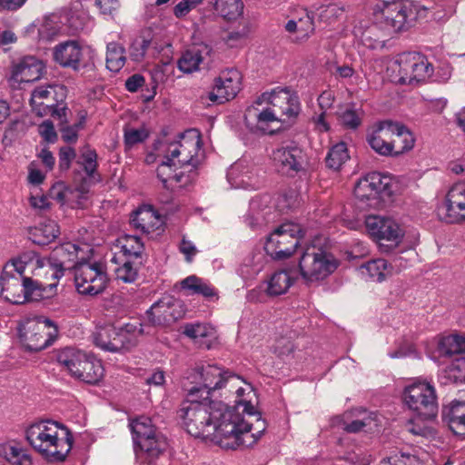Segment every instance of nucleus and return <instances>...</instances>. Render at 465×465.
<instances>
[{
    "instance_id": "obj_1",
    "label": "nucleus",
    "mask_w": 465,
    "mask_h": 465,
    "mask_svg": "<svg viewBox=\"0 0 465 465\" xmlns=\"http://www.w3.org/2000/svg\"><path fill=\"white\" fill-rule=\"evenodd\" d=\"M199 390L189 389L181 411L186 431L195 438L215 442L224 449L251 447L254 442L241 414L222 401L204 400Z\"/></svg>"
},
{
    "instance_id": "obj_2",
    "label": "nucleus",
    "mask_w": 465,
    "mask_h": 465,
    "mask_svg": "<svg viewBox=\"0 0 465 465\" xmlns=\"http://www.w3.org/2000/svg\"><path fill=\"white\" fill-rule=\"evenodd\" d=\"M25 439L49 462L64 461L73 447L70 430L52 420H40L28 425L25 430Z\"/></svg>"
},
{
    "instance_id": "obj_3",
    "label": "nucleus",
    "mask_w": 465,
    "mask_h": 465,
    "mask_svg": "<svg viewBox=\"0 0 465 465\" xmlns=\"http://www.w3.org/2000/svg\"><path fill=\"white\" fill-rule=\"evenodd\" d=\"M426 9L412 0L379 2L372 12V24L379 29H409Z\"/></svg>"
},
{
    "instance_id": "obj_4",
    "label": "nucleus",
    "mask_w": 465,
    "mask_h": 465,
    "mask_svg": "<svg viewBox=\"0 0 465 465\" xmlns=\"http://www.w3.org/2000/svg\"><path fill=\"white\" fill-rule=\"evenodd\" d=\"M386 74L396 84H412L430 78L433 66L423 54L406 52L388 63Z\"/></svg>"
},
{
    "instance_id": "obj_5",
    "label": "nucleus",
    "mask_w": 465,
    "mask_h": 465,
    "mask_svg": "<svg viewBox=\"0 0 465 465\" xmlns=\"http://www.w3.org/2000/svg\"><path fill=\"white\" fill-rule=\"evenodd\" d=\"M144 332L141 322H128L121 328L105 325L93 333L94 343L105 351L120 352L136 345L138 337Z\"/></svg>"
},
{
    "instance_id": "obj_6",
    "label": "nucleus",
    "mask_w": 465,
    "mask_h": 465,
    "mask_svg": "<svg viewBox=\"0 0 465 465\" xmlns=\"http://www.w3.org/2000/svg\"><path fill=\"white\" fill-rule=\"evenodd\" d=\"M337 267L338 261L331 253L312 245L302 252L296 270L306 282H314L327 278Z\"/></svg>"
},
{
    "instance_id": "obj_7",
    "label": "nucleus",
    "mask_w": 465,
    "mask_h": 465,
    "mask_svg": "<svg viewBox=\"0 0 465 465\" xmlns=\"http://www.w3.org/2000/svg\"><path fill=\"white\" fill-rule=\"evenodd\" d=\"M56 325L48 318H28L20 322L18 336L29 351H39L50 346L57 336Z\"/></svg>"
},
{
    "instance_id": "obj_8",
    "label": "nucleus",
    "mask_w": 465,
    "mask_h": 465,
    "mask_svg": "<svg viewBox=\"0 0 465 465\" xmlns=\"http://www.w3.org/2000/svg\"><path fill=\"white\" fill-rule=\"evenodd\" d=\"M133 440L135 447L143 453L151 462L167 448L166 438L156 430L152 420L146 416H140L130 422Z\"/></svg>"
},
{
    "instance_id": "obj_9",
    "label": "nucleus",
    "mask_w": 465,
    "mask_h": 465,
    "mask_svg": "<svg viewBox=\"0 0 465 465\" xmlns=\"http://www.w3.org/2000/svg\"><path fill=\"white\" fill-rule=\"evenodd\" d=\"M403 401L421 420H431L437 416L436 391L430 382L417 381L408 385L403 391Z\"/></svg>"
},
{
    "instance_id": "obj_10",
    "label": "nucleus",
    "mask_w": 465,
    "mask_h": 465,
    "mask_svg": "<svg viewBox=\"0 0 465 465\" xmlns=\"http://www.w3.org/2000/svg\"><path fill=\"white\" fill-rule=\"evenodd\" d=\"M302 237L303 232L299 224L282 223L269 235L264 251L275 260L288 258L294 252Z\"/></svg>"
},
{
    "instance_id": "obj_11",
    "label": "nucleus",
    "mask_w": 465,
    "mask_h": 465,
    "mask_svg": "<svg viewBox=\"0 0 465 465\" xmlns=\"http://www.w3.org/2000/svg\"><path fill=\"white\" fill-rule=\"evenodd\" d=\"M105 266L97 262H80L74 266V283L82 295L95 296L102 293L107 285Z\"/></svg>"
},
{
    "instance_id": "obj_12",
    "label": "nucleus",
    "mask_w": 465,
    "mask_h": 465,
    "mask_svg": "<svg viewBox=\"0 0 465 465\" xmlns=\"http://www.w3.org/2000/svg\"><path fill=\"white\" fill-rule=\"evenodd\" d=\"M159 147L160 152L170 154L179 167H195L199 163L197 156L201 149L200 134L196 130H189L180 135L179 141L161 143Z\"/></svg>"
},
{
    "instance_id": "obj_13",
    "label": "nucleus",
    "mask_w": 465,
    "mask_h": 465,
    "mask_svg": "<svg viewBox=\"0 0 465 465\" xmlns=\"http://www.w3.org/2000/svg\"><path fill=\"white\" fill-rule=\"evenodd\" d=\"M368 232L377 241L391 242L390 245L380 243L382 252H389L398 246L404 236V230L393 219L384 216L371 215L366 218Z\"/></svg>"
},
{
    "instance_id": "obj_14",
    "label": "nucleus",
    "mask_w": 465,
    "mask_h": 465,
    "mask_svg": "<svg viewBox=\"0 0 465 465\" xmlns=\"http://www.w3.org/2000/svg\"><path fill=\"white\" fill-rule=\"evenodd\" d=\"M256 104H266L278 112L282 116L288 118L296 117L301 111L299 97L292 94L288 88H275L270 92H264L256 99Z\"/></svg>"
},
{
    "instance_id": "obj_15",
    "label": "nucleus",
    "mask_w": 465,
    "mask_h": 465,
    "mask_svg": "<svg viewBox=\"0 0 465 465\" xmlns=\"http://www.w3.org/2000/svg\"><path fill=\"white\" fill-rule=\"evenodd\" d=\"M242 74L235 68L222 71L213 81L210 101L223 104L234 99L242 89Z\"/></svg>"
},
{
    "instance_id": "obj_16",
    "label": "nucleus",
    "mask_w": 465,
    "mask_h": 465,
    "mask_svg": "<svg viewBox=\"0 0 465 465\" xmlns=\"http://www.w3.org/2000/svg\"><path fill=\"white\" fill-rule=\"evenodd\" d=\"M280 121L277 112L271 105H258L256 100L247 107L244 114L245 124L253 134H272L275 132L273 124Z\"/></svg>"
},
{
    "instance_id": "obj_17",
    "label": "nucleus",
    "mask_w": 465,
    "mask_h": 465,
    "mask_svg": "<svg viewBox=\"0 0 465 465\" xmlns=\"http://www.w3.org/2000/svg\"><path fill=\"white\" fill-rule=\"evenodd\" d=\"M85 18L84 14L69 11H58L45 14L36 18L31 25L30 28L38 29H83L86 26L83 20Z\"/></svg>"
},
{
    "instance_id": "obj_18",
    "label": "nucleus",
    "mask_w": 465,
    "mask_h": 465,
    "mask_svg": "<svg viewBox=\"0 0 465 465\" xmlns=\"http://www.w3.org/2000/svg\"><path fill=\"white\" fill-rule=\"evenodd\" d=\"M392 121L375 123L366 134L368 145L379 155L394 158L395 146L391 139Z\"/></svg>"
},
{
    "instance_id": "obj_19",
    "label": "nucleus",
    "mask_w": 465,
    "mask_h": 465,
    "mask_svg": "<svg viewBox=\"0 0 465 465\" xmlns=\"http://www.w3.org/2000/svg\"><path fill=\"white\" fill-rule=\"evenodd\" d=\"M272 160L279 172L290 175L303 170L306 163L304 152L293 143L274 150Z\"/></svg>"
},
{
    "instance_id": "obj_20",
    "label": "nucleus",
    "mask_w": 465,
    "mask_h": 465,
    "mask_svg": "<svg viewBox=\"0 0 465 465\" xmlns=\"http://www.w3.org/2000/svg\"><path fill=\"white\" fill-rule=\"evenodd\" d=\"M227 371L216 364H207L197 369L196 385L191 389L199 390L204 400H214L217 391L223 390V381Z\"/></svg>"
},
{
    "instance_id": "obj_21",
    "label": "nucleus",
    "mask_w": 465,
    "mask_h": 465,
    "mask_svg": "<svg viewBox=\"0 0 465 465\" xmlns=\"http://www.w3.org/2000/svg\"><path fill=\"white\" fill-rule=\"evenodd\" d=\"M390 182L391 179L381 173H370L358 181L354 194L361 201L375 200L381 194L390 195Z\"/></svg>"
},
{
    "instance_id": "obj_22",
    "label": "nucleus",
    "mask_w": 465,
    "mask_h": 465,
    "mask_svg": "<svg viewBox=\"0 0 465 465\" xmlns=\"http://www.w3.org/2000/svg\"><path fill=\"white\" fill-rule=\"evenodd\" d=\"M45 65L35 56H25L12 66L9 83L14 88H21V84L32 83L41 78Z\"/></svg>"
},
{
    "instance_id": "obj_23",
    "label": "nucleus",
    "mask_w": 465,
    "mask_h": 465,
    "mask_svg": "<svg viewBox=\"0 0 465 465\" xmlns=\"http://www.w3.org/2000/svg\"><path fill=\"white\" fill-rule=\"evenodd\" d=\"M64 87L60 84H47L36 87L31 94L30 104L39 116L48 115L52 103L63 101Z\"/></svg>"
},
{
    "instance_id": "obj_24",
    "label": "nucleus",
    "mask_w": 465,
    "mask_h": 465,
    "mask_svg": "<svg viewBox=\"0 0 465 465\" xmlns=\"http://www.w3.org/2000/svg\"><path fill=\"white\" fill-rule=\"evenodd\" d=\"M443 220L448 223L465 221V183H456L448 191L444 201Z\"/></svg>"
},
{
    "instance_id": "obj_25",
    "label": "nucleus",
    "mask_w": 465,
    "mask_h": 465,
    "mask_svg": "<svg viewBox=\"0 0 465 465\" xmlns=\"http://www.w3.org/2000/svg\"><path fill=\"white\" fill-rule=\"evenodd\" d=\"M227 180L235 189L257 190L262 184L253 168L245 160H239L231 165Z\"/></svg>"
},
{
    "instance_id": "obj_26",
    "label": "nucleus",
    "mask_w": 465,
    "mask_h": 465,
    "mask_svg": "<svg viewBox=\"0 0 465 465\" xmlns=\"http://www.w3.org/2000/svg\"><path fill=\"white\" fill-rule=\"evenodd\" d=\"M178 307L171 298L159 300L146 311V321L153 326L170 325L181 317Z\"/></svg>"
},
{
    "instance_id": "obj_27",
    "label": "nucleus",
    "mask_w": 465,
    "mask_h": 465,
    "mask_svg": "<svg viewBox=\"0 0 465 465\" xmlns=\"http://www.w3.org/2000/svg\"><path fill=\"white\" fill-rule=\"evenodd\" d=\"M131 224L142 233L150 234L161 230L163 221L160 214L151 205L138 208L131 218Z\"/></svg>"
},
{
    "instance_id": "obj_28",
    "label": "nucleus",
    "mask_w": 465,
    "mask_h": 465,
    "mask_svg": "<svg viewBox=\"0 0 465 465\" xmlns=\"http://www.w3.org/2000/svg\"><path fill=\"white\" fill-rule=\"evenodd\" d=\"M24 279L4 271L0 276L1 297L13 304L25 303Z\"/></svg>"
},
{
    "instance_id": "obj_29",
    "label": "nucleus",
    "mask_w": 465,
    "mask_h": 465,
    "mask_svg": "<svg viewBox=\"0 0 465 465\" xmlns=\"http://www.w3.org/2000/svg\"><path fill=\"white\" fill-rule=\"evenodd\" d=\"M296 269H283L275 272L271 278L263 282L265 292L269 296L284 294L297 280Z\"/></svg>"
},
{
    "instance_id": "obj_30",
    "label": "nucleus",
    "mask_w": 465,
    "mask_h": 465,
    "mask_svg": "<svg viewBox=\"0 0 465 465\" xmlns=\"http://www.w3.org/2000/svg\"><path fill=\"white\" fill-rule=\"evenodd\" d=\"M82 50L75 41H67L58 45L54 48V60L64 67H70L74 71L79 70Z\"/></svg>"
},
{
    "instance_id": "obj_31",
    "label": "nucleus",
    "mask_w": 465,
    "mask_h": 465,
    "mask_svg": "<svg viewBox=\"0 0 465 465\" xmlns=\"http://www.w3.org/2000/svg\"><path fill=\"white\" fill-rule=\"evenodd\" d=\"M57 281L45 284L32 278L24 279L25 298L26 302H40L49 300L57 293Z\"/></svg>"
},
{
    "instance_id": "obj_32",
    "label": "nucleus",
    "mask_w": 465,
    "mask_h": 465,
    "mask_svg": "<svg viewBox=\"0 0 465 465\" xmlns=\"http://www.w3.org/2000/svg\"><path fill=\"white\" fill-rule=\"evenodd\" d=\"M86 353L72 347H66L57 351L56 361L63 371H66L73 378L76 379L78 371L83 361L85 360Z\"/></svg>"
},
{
    "instance_id": "obj_33",
    "label": "nucleus",
    "mask_w": 465,
    "mask_h": 465,
    "mask_svg": "<svg viewBox=\"0 0 465 465\" xmlns=\"http://www.w3.org/2000/svg\"><path fill=\"white\" fill-rule=\"evenodd\" d=\"M158 156H163V160L157 168V176L166 189H173V187L182 182L183 173H176L175 170L179 166L170 154L160 152L158 148Z\"/></svg>"
},
{
    "instance_id": "obj_34",
    "label": "nucleus",
    "mask_w": 465,
    "mask_h": 465,
    "mask_svg": "<svg viewBox=\"0 0 465 465\" xmlns=\"http://www.w3.org/2000/svg\"><path fill=\"white\" fill-rule=\"evenodd\" d=\"M211 51V48L206 45L194 46L185 51L178 60V68L185 74L199 70L200 64L210 54Z\"/></svg>"
},
{
    "instance_id": "obj_35",
    "label": "nucleus",
    "mask_w": 465,
    "mask_h": 465,
    "mask_svg": "<svg viewBox=\"0 0 465 465\" xmlns=\"http://www.w3.org/2000/svg\"><path fill=\"white\" fill-rule=\"evenodd\" d=\"M80 247L73 242H64L54 250V255L60 260L58 263L52 265V278L59 280L64 276V266L67 262H74L78 258Z\"/></svg>"
},
{
    "instance_id": "obj_36",
    "label": "nucleus",
    "mask_w": 465,
    "mask_h": 465,
    "mask_svg": "<svg viewBox=\"0 0 465 465\" xmlns=\"http://www.w3.org/2000/svg\"><path fill=\"white\" fill-rule=\"evenodd\" d=\"M392 125L391 137H396L395 139H392L395 146L394 158H396L413 149L415 137L410 129L404 124L392 121Z\"/></svg>"
},
{
    "instance_id": "obj_37",
    "label": "nucleus",
    "mask_w": 465,
    "mask_h": 465,
    "mask_svg": "<svg viewBox=\"0 0 465 465\" xmlns=\"http://www.w3.org/2000/svg\"><path fill=\"white\" fill-rule=\"evenodd\" d=\"M180 284L181 289L186 292L188 295H202L209 300L218 297L216 289L208 281L196 275L186 277Z\"/></svg>"
},
{
    "instance_id": "obj_38",
    "label": "nucleus",
    "mask_w": 465,
    "mask_h": 465,
    "mask_svg": "<svg viewBox=\"0 0 465 465\" xmlns=\"http://www.w3.org/2000/svg\"><path fill=\"white\" fill-rule=\"evenodd\" d=\"M359 271L368 280L381 282L391 273V267L384 259H374L361 265Z\"/></svg>"
},
{
    "instance_id": "obj_39",
    "label": "nucleus",
    "mask_w": 465,
    "mask_h": 465,
    "mask_svg": "<svg viewBox=\"0 0 465 465\" xmlns=\"http://www.w3.org/2000/svg\"><path fill=\"white\" fill-rule=\"evenodd\" d=\"M104 377L102 362L93 356L86 355L78 371L76 380L89 384L98 383Z\"/></svg>"
},
{
    "instance_id": "obj_40",
    "label": "nucleus",
    "mask_w": 465,
    "mask_h": 465,
    "mask_svg": "<svg viewBox=\"0 0 465 465\" xmlns=\"http://www.w3.org/2000/svg\"><path fill=\"white\" fill-rule=\"evenodd\" d=\"M440 384H459L465 382V357H459L451 361L438 374Z\"/></svg>"
},
{
    "instance_id": "obj_41",
    "label": "nucleus",
    "mask_w": 465,
    "mask_h": 465,
    "mask_svg": "<svg viewBox=\"0 0 465 465\" xmlns=\"http://www.w3.org/2000/svg\"><path fill=\"white\" fill-rule=\"evenodd\" d=\"M59 235V226L53 220H45L30 231L32 241L38 245H46Z\"/></svg>"
},
{
    "instance_id": "obj_42",
    "label": "nucleus",
    "mask_w": 465,
    "mask_h": 465,
    "mask_svg": "<svg viewBox=\"0 0 465 465\" xmlns=\"http://www.w3.org/2000/svg\"><path fill=\"white\" fill-rule=\"evenodd\" d=\"M0 456L10 465H33V458L29 451L15 444L0 446Z\"/></svg>"
},
{
    "instance_id": "obj_43",
    "label": "nucleus",
    "mask_w": 465,
    "mask_h": 465,
    "mask_svg": "<svg viewBox=\"0 0 465 465\" xmlns=\"http://www.w3.org/2000/svg\"><path fill=\"white\" fill-rule=\"evenodd\" d=\"M183 333L193 339L200 346L210 348L211 341L214 338V329L207 324L190 323L183 327Z\"/></svg>"
},
{
    "instance_id": "obj_44",
    "label": "nucleus",
    "mask_w": 465,
    "mask_h": 465,
    "mask_svg": "<svg viewBox=\"0 0 465 465\" xmlns=\"http://www.w3.org/2000/svg\"><path fill=\"white\" fill-rule=\"evenodd\" d=\"M214 8L223 19L233 22L242 16L244 5L242 0H215Z\"/></svg>"
},
{
    "instance_id": "obj_45",
    "label": "nucleus",
    "mask_w": 465,
    "mask_h": 465,
    "mask_svg": "<svg viewBox=\"0 0 465 465\" xmlns=\"http://www.w3.org/2000/svg\"><path fill=\"white\" fill-rule=\"evenodd\" d=\"M442 419L450 428L456 431L465 419V401H452L449 406H444L441 411Z\"/></svg>"
},
{
    "instance_id": "obj_46",
    "label": "nucleus",
    "mask_w": 465,
    "mask_h": 465,
    "mask_svg": "<svg viewBox=\"0 0 465 465\" xmlns=\"http://www.w3.org/2000/svg\"><path fill=\"white\" fill-rule=\"evenodd\" d=\"M125 49L120 44L111 42L106 46V68L114 73H118L125 64Z\"/></svg>"
},
{
    "instance_id": "obj_47",
    "label": "nucleus",
    "mask_w": 465,
    "mask_h": 465,
    "mask_svg": "<svg viewBox=\"0 0 465 465\" xmlns=\"http://www.w3.org/2000/svg\"><path fill=\"white\" fill-rule=\"evenodd\" d=\"M438 351L444 356L465 352V335L450 334L442 337L439 341Z\"/></svg>"
},
{
    "instance_id": "obj_48",
    "label": "nucleus",
    "mask_w": 465,
    "mask_h": 465,
    "mask_svg": "<svg viewBox=\"0 0 465 465\" xmlns=\"http://www.w3.org/2000/svg\"><path fill=\"white\" fill-rule=\"evenodd\" d=\"M118 242L126 259L142 261L144 246L140 237L126 234L120 238Z\"/></svg>"
},
{
    "instance_id": "obj_49",
    "label": "nucleus",
    "mask_w": 465,
    "mask_h": 465,
    "mask_svg": "<svg viewBox=\"0 0 465 465\" xmlns=\"http://www.w3.org/2000/svg\"><path fill=\"white\" fill-rule=\"evenodd\" d=\"M245 387L239 385L236 388L235 395L236 399L234 401L235 406L228 407L230 410H233L234 412L242 414V413H252L253 412V405L251 403L250 400L247 399L246 395H249L252 388L250 384L244 381L243 383Z\"/></svg>"
},
{
    "instance_id": "obj_50",
    "label": "nucleus",
    "mask_w": 465,
    "mask_h": 465,
    "mask_svg": "<svg viewBox=\"0 0 465 465\" xmlns=\"http://www.w3.org/2000/svg\"><path fill=\"white\" fill-rule=\"evenodd\" d=\"M98 155L95 150L92 149L89 145H85L80 150V156L76 163L83 167V170L88 177H94L97 171Z\"/></svg>"
},
{
    "instance_id": "obj_51",
    "label": "nucleus",
    "mask_w": 465,
    "mask_h": 465,
    "mask_svg": "<svg viewBox=\"0 0 465 465\" xmlns=\"http://www.w3.org/2000/svg\"><path fill=\"white\" fill-rule=\"evenodd\" d=\"M241 416L242 417L243 422L249 427L247 429L248 433L252 436V439L254 440V442L251 445L252 446L265 430V420L262 419L261 414L255 411L254 407L252 414L242 413Z\"/></svg>"
},
{
    "instance_id": "obj_52",
    "label": "nucleus",
    "mask_w": 465,
    "mask_h": 465,
    "mask_svg": "<svg viewBox=\"0 0 465 465\" xmlns=\"http://www.w3.org/2000/svg\"><path fill=\"white\" fill-rule=\"evenodd\" d=\"M270 197L267 195H257L250 201V212L245 216L246 224L254 229L260 224V216L258 212L267 207Z\"/></svg>"
},
{
    "instance_id": "obj_53",
    "label": "nucleus",
    "mask_w": 465,
    "mask_h": 465,
    "mask_svg": "<svg viewBox=\"0 0 465 465\" xmlns=\"http://www.w3.org/2000/svg\"><path fill=\"white\" fill-rule=\"evenodd\" d=\"M142 263L143 261L125 259L123 264L115 269L116 278L124 282H134L138 276V270Z\"/></svg>"
},
{
    "instance_id": "obj_54",
    "label": "nucleus",
    "mask_w": 465,
    "mask_h": 465,
    "mask_svg": "<svg viewBox=\"0 0 465 465\" xmlns=\"http://www.w3.org/2000/svg\"><path fill=\"white\" fill-rule=\"evenodd\" d=\"M348 159L349 154L346 144L339 143L330 149L325 161L326 165L330 169L337 171Z\"/></svg>"
},
{
    "instance_id": "obj_55",
    "label": "nucleus",
    "mask_w": 465,
    "mask_h": 465,
    "mask_svg": "<svg viewBox=\"0 0 465 465\" xmlns=\"http://www.w3.org/2000/svg\"><path fill=\"white\" fill-rule=\"evenodd\" d=\"M153 39L139 37L133 41L130 46L131 56L134 61H140L145 55L146 52L151 49Z\"/></svg>"
},
{
    "instance_id": "obj_56",
    "label": "nucleus",
    "mask_w": 465,
    "mask_h": 465,
    "mask_svg": "<svg viewBox=\"0 0 465 465\" xmlns=\"http://www.w3.org/2000/svg\"><path fill=\"white\" fill-rule=\"evenodd\" d=\"M51 197L55 199L62 204H70L71 195L77 194L82 198H84V193L81 191H73L68 188H64L62 184H56L52 187L50 191Z\"/></svg>"
},
{
    "instance_id": "obj_57",
    "label": "nucleus",
    "mask_w": 465,
    "mask_h": 465,
    "mask_svg": "<svg viewBox=\"0 0 465 465\" xmlns=\"http://www.w3.org/2000/svg\"><path fill=\"white\" fill-rule=\"evenodd\" d=\"M341 124L349 129H357L361 124V118L353 108H345L339 115Z\"/></svg>"
},
{
    "instance_id": "obj_58",
    "label": "nucleus",
    "mask_w": 465,
    "mask_h": 465,
    "mask_svg": "<svg viewBox=\"0 0 465 465\" xmlns=\"http://www.w3.org/2000/svg\"><path fill=\"white\" fill-rule=\"evenodd\" d=\"M148 137L145 129H129L124 132V143L128 146L143 142Z\"/></svg>"
},
{
    "instance_id": "obj_59",
    "label": "nucleus",
    "mask_w": 465,
    "mask_h": 465,
    "mask_svg": "<svg viewBox=\"0 0 465 465\" xmlns=\"http://www.w3.org/2000/svg\"><path fill=\"white\" fill-rule=\"evenodd\" d=\"M380 465H419V460L414 455L401 453L400 457L394 456L383 460Z\"/></svg>"
},
{
    "instance_id": "obj_60",
    "label": "nucleus",
    "mask_w": 465,
    "mask_h": 465,
    "mask_svg": "<svg viewBox=\"0 0 465 465\" xmlns=\"http://www.w3.org/2000/svg\"><path fill=\"white\" fill-rule=\"evenodd\" d=\"M361 40L370 49H382L385 47V41L376 38L375 31H361Z\"/></svg>"
},
{
    "instance_id": "obj_61",
    "label": "nucleus",
    "mask_w": 465,
    "mask_h": 465,
    "mask_svg": "<svg viewBox=\"0 0 465 465\" xmlns=\"http://www.w3.org/2000/svg\"><path fill=\"white\" fill-rule=\"evenodd\" d=\"M38 132L47 143H54L57 140V134L54 130V124L50 120H45L39 124Z\"/></svg>"
},
{
    "instance_id": "obj_62",
    "label": "nucleus",
    "mask_w": 465,
    "mask_h": 465,
    "mask_svg": "<svg viewBox=\"0 0 465 465\" xmlns=\"http://www.w3.org/2000/svg\"><path fill=\"white\" fill-rule=\"evenodd\" d=\"M203 0H181L173 8V14L176 17L185 16L191 10L202 4Z\"/></svg>"
},
{
    "instance_id": "obj_63",
    "label": "nucleus",
    "mask_w": 465,
    "mask_h": 465,
    "mask_svg": "<svg viewBox=\"0 0 465 465\" xmlns=\"http://www.w3.org/2000/svg\"><path fill=\"white\" fill-rule=\"evenodd\" d=\"M75 150L71 146L62 147L59 151V166L62 170H68L72 161L75 158Z\"/></svg>"
},
{
    "instance_id": "obj_64",
    "label": "nucleus",
    "mask_w": 465,
    "mask_h": 465,
    "mask_svg": "<svg viewBox=\"0 0 465 465\" xmlns=\"http://www.w3.org/2000/svg\"><path fill=\"white\" fill-rule=\"evenodd\" d=\"M82 127V123L74 125H66L60 128L62 138L68 143H74L78 138V131Z\"/></svg>"
}]
</instances>
